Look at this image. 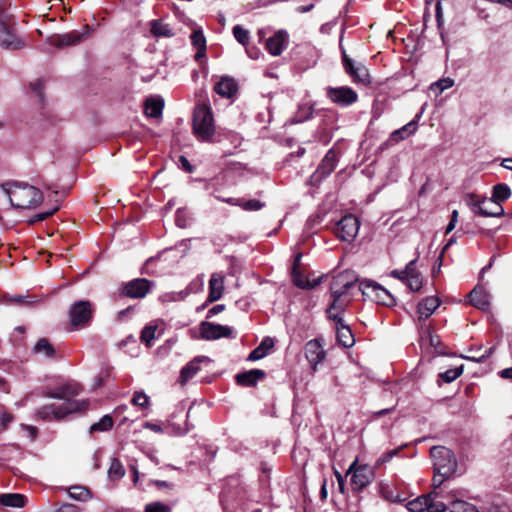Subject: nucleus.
<instances>
[{"label": "nucleus", "instance_id": "obj_57", "mask_svg": "<svg viewBox=\"0 0 512 512\" xmlns=\"http://www.w3.org/2000/svg\"><path fill=\"white\" fill-rule=\"evenodd\" d=\"M457 220H458V211L454 210L452 212L450 222H449V224H448V226L446 228V233H450L454 229Z\"/></svg>", "mask_w": 512, "mask_h": 512}, {"label": "nucleus", "instance_id": "obj_27", "mask_svg": "<svg viewBox=\"0 0 512 512\" xmlns=\"http://www.w3.org/2000/svg\"><path fill=\"white\" fill-rule=\"evenodd\" d=\"M417 123L416 121H411L404 125L402 128L395 130L391 133L388 143L393 145L398 143L399 141L405 139L409 135L413 134L416 131Z\"/></svg>", "mask_w": 512, "mask_h": 512}, {"label": "nucleus", "instance_id": "obj_23", "mask_svg": "<svg viewBox=\"0 0 512 512\" xmlns=\"http://www.w3.org/2000/svg\"><path fill=\"white\" fill-rule=\"evenodd\" d=\"M265 377V372L261 369H252L235 376L236 382L240 386L253 387L259 380Z\"/></svg>", "mask_w": 512, "mask_h": 512}, {"label": "nucleus", "instance_id": "obj_26", "mask_svg": "<svg viewBox=\"0 0 512 512\" xmlns=\"http://www.w3.org/2000/svg\"><path fill=\"white\" fill-rule=\"evenodd\" d=\"M503 213L502 205L494 202L492 199H482L479 204V211H477V214L485 217H499Z\"/></svg>", "mask_w": 512, "mask_h": 512}, {"label": "nucleus", "instance_id": "obj_55", "mask_svg": "<svg viewBox=\"0 0 512 512\" xmlns=\"http://www.w3.org/2000/svg\"><path fill=\"white\" fill-rule=\"evenodd\" d=\"M492 352H493V348H489L486 351V353L481 356L477 357V355H474V356H467L465 358L468 360L474 361V362H483L486 358H488L492 354Z\"/></svg>", "mask_w": 512, "mask_h": 512}, {"label": "nucleus", "instance_id": "obj_31", "mask_svg": "<svg viewBox=\"0 0 512 512\" xmlns=\"http://www.w3.org/2000/svg\"><path fill=\"white\" fill-rule=\"evenodd\" d=\"M164 101L161 98H148L145 101V114L148 117L158 118L162 115Z\"/></svg>", "mask_w": 512, "mask_h": 512}, {"label": "nucleus", "instance_id": "obj_59", "mask_svg": "<svg viewBox=\"0 0 512 512\" xmlns=\"http://www.w3.org/2000/svg\"><path fill=\"white\" fill-rule=\"evenodd\" d=\"M334 474H335V477L337 479L338 487H339L340 492L344 493L345 492V481H344L343 476L337 470L334 471Z\"/></svg>", "mask_w": 512, "mask_h": 512}, {"label": "nucleus", "instance_id": "obj_48", "mask_svg": "<svg viewBox=\"0 0 512 512\" xmlns=\"http://www.w3.org/2000/svg\"><path fill=\"white\" fill-rule=\"evenodd\" d=\"M451 512H477V510L472 504L456 500L452 502Z\"/></svg>", "mask_w": 512, "mask_h": 512}, {"label": "nucleus", "instance_id": "obj_19", "mask_svg": "<svg viewBox=\"0 0 512 512\" xmlns=\"http://www.w3.org/2000/svg\"><path fill=\"white\" fill-rule=\"evenodd\" d=\"M469 298L470 303L474 307L483 311H488L490 309V295L483 286H475L469 293Z\"/></svg>", "mask_w": 512, "mask_h": 512}, {"label": "nucleus", "instance_id": "obj_30", "mask_svg": "<svg viewBox=\"0 0 512 512\" xmlns=\"http://www.w3.org/2000/svg\"><path fill=\"white\" fill-rule=\"evenodd\" d=\"M192 45L197 49L195 59L199 60L205 56L206 53V39L203 35L202 30H194L190 36Z\"/></svg>", "mask_w": 512, "mask_h": 512}, {"label": "nucleus", "instance_id": "obj_64", "mask_svg": "<svg viewBox=\"0 0 512 512\" xmlns=\"http://www.w3.org/2000/svg\"><path fill=\"white\" fill-rule=\"evenodd\" d=\"M179 160L182 163V165L186 171H188V172L192 171V166L190 165L189 161L184 156H181Z\"/></svg>", "mask_w": 512, "mask_h": 512}, {"label": "nucleus", "instance_id": "obj_43", "mask_svg": "<svg viewBox=\"0 0 512 512\" xmlns=\"http://www.w3.org/2000/svg\"><path fill=\"white\" fill-rule=\"evenodd\" d=\"M156 331V325H147L142 329L140 339L143 343H145L147 347H150L152 345V342L155 339Z\"/></svg>", "mask_w": 512, "mask_h": 512}, {"label": "nucleus", "instance_id": "obj_3", "mask_svg": "<svg viewBox=\"0 0 512 512\" xmlns=\"http://www.w3.org/2000/svg\"><path fill=\"white\" fill-rule=\"evenodd\" d=\"M88 406V400L64 402L62 404H46L36 411V416L44 421H59L71 413L87 410Z\"/></svg>", "mask_w": 512, "mask_h": 512}, {"label": "nucleus", "instance_id": "obj_46", "mask_svg": "<svg viewBox=\"0 0 512 512\" xmlns=\"http://www.w3.org/2000/svg\"><path fill=\"white\" fill-rule=\"evenodd\" d=\"M81 41V35L77 31H73L71 33L62 35L59 38L58 45L59 46H69L75 45Z\"/></svg>", "mask_w": 512, "mask_h": 512}, {"label": "nucleus", "instance_id": "obj_32", "mask_svg": "<svg viewBox=\"0 0 512 512\" xmlns=\"http://www.w3.org/2000/svg\"><path fill=\"white\" fill-rule=\"evenodd\" d=\"M338 157L335 151L329 150L318 168L321 175H329L335 168Z\"/></svg>", "mask_w": 512, "mask_h": 512}, {"label": "nucleus", "instance_id": "obj_40", "mask_svg": "<svg viewBox=\"0 0 512 512\" xmlns=\"http://www.w3.org/2000/svg\"><path fill=\"white\" fill-rule=\"evenodd\" d=\"M113 424V418L110 415H104L98 422L91 425L90 433L109 431L112 429Z\"/></svg>", "mask_w": 512, "mask_h": 512}, {"label": "nucleus", "instance_id": "obj_50", "mask_svg": "<svg viewBox=\"0 0 512 512\" xmlns=\"http://www.w3.org/2000/svg\"><path fill=\"white\" fill-rule=\"evenodd\" d=\"M132 404L140 408H147L149 397L144 392H135L132 398Z\"/></svg>", "mask_w": 512, "mask_h": 512}, {"label": "nucleus", "instance_id": "obj_29", "mask_svg": "<svg viewBox=\"0 0 512 512\" xmlns=\"http://www.w3.org/2000/svg\"><path fill=\"white\" fill-rule=\"evenodd\" d=\"M26 497L19 493H5L0 495V504L6 507L22 508L26 504Z\"/></svg>", "mask_w": 512, "mask_h": 512}, {"label": "nucleus", "instance_id": "obj_25", "mask_svg": "<svg viewBox=\"0 0 512 512\" xmlns=\"http://www.w3.org/2000/svg\"><path fill=\"white\" fill-rule=\"evenodd\" d=\"M237 83L231 77H222L214 86V91L225 98L234 96L237 92Z\"/></svg>", "mask_w": 512, "mask_h": 512}, {"label": "nucleus", "instance_id": "obj_51", "mask_svg": "<svg viewBox=\"0 0 512 512\" xmlns=\"http://www.w3.org/2000/svg\"><path fill=\"white\" fill-rule=\"evenodd\" d=\"M58 210H59V206L57 205L53 209H51L50 211L38 213L33 218H31L29 220V223L33 224L35 222L43 221V220L47 219L48 217L52 216Z\"/></svg>", "mask_w": 512, "mask_h": 512}, {"label": "nucleus", "instance_id": "obj_37", "mask_svg": "<svg viewBox=\"0 0 512 512\" xmlns=\"http://www.w3.org/2000/svg\"><path fill=\"white\" fill-rule=\"evenodd\" d=\"M301 254H297L294 260L293 269H292V279L293 283L299 288H309L311 285L307 280L304 279L302 274L300 273L298 266L300 263Z\"/></svg>", "mask_w": 512, "mask_h": 512}, {"label": "nucleus", "instance_id": "obj_44", "mask_svg": "<svg viewBox=\"0 0 512 512\" xmlns=\"http://www.w3.org/2000/svg\"><path fill=\"white\" fill-rule=\"evenodd\" d=\"M232 32L233 36L240 44L243 46L248 45L250 41V33L247 29L243 28L241 25H235Z\"/></svg>", "mask_w": 512, "mask_h": 512}, {"label": "nucleus", "instance_id": "obj_6", "mask_svg": "<svg viewBox=\"0 0 512 512\" xmlns=\"http://www.w3.org/2000/svg\"><path fill=\"white\" fill-rule=\"evenodd\" d=\"M434 472L443 477H450L457 468L453 452L444 446H434L430 449Z\"/></svg>", "mask_w": 512, "mask_h": 512}, {"label": "nucleus", "instance_id": "obj_54", "mask_svg": "<svg viewBox=\"0 0 512 512\" xmlns=\"http://www.w3.org/2000/svg\"><path fill=\"white\" fill-rule=\"evenodd\" d=\"M14 417L12 414L4 412L0 417V422L3 430H6L9 424L13 421Z\"/></svg>", "mask_w": 512, "mask_h": 512}, {"label": "nucleus", "instance_id": "obj_17", "mask_svg": "<svg viewBox=\"0 0 512 512\" xmlns=\"http://www.w3.org/2000/svg\"><path fill=\"white\" fill-rule=\"evenodd\" d=\"M289 35L286 30H278L266 40L265 48L272 56H279L286 49Z\"/></svg>", "mask_w": 512, "mask_h": 512}, {"label": "nucleus", "instance_id": "obj_33", "mask_svg": "<svg viewBox=\"0 0 512 512\" xmlns=\"http://www.w3.org/2000/svg\"><path fill=\"white\" fill-rule=\"evenodd\" d=\"M150 31L155 37H172L174 35L170 26L162 20H152L150 22Z\"/></svg>", "mask_w": 512, "mask_h": 512}, {"label": "nucleus", "instance_id": "obj_56", "mask_svg": "<svg viewBox=\"0 0 512 512\" xmlns=\"http://www.w3.org/2000/svg\"><path fill=\"white\" fill-rule=\"evenodd\" d=\"M30 87L32 88L33 91H35L37 93V95L40 98V100H42V90H43V83H42V81L41 80H36L35 82L30 84Z\"/></svg>", "mask_w": 512, "mask_h": 512}, {"label": "nucleus", "instance_id": "obj_45", "mask_svg": "<svg viewBox=\"0 0 512 512\" xmlns=\"http://www.w3.org/2000/svg\"><path fill=\"white\" fill-rule=\"evenodd\" d=\"M108 474L111 479H120L124 476V474H125L124 467L118 459H116V458L112 459L109 470H108Z\"/></svg>", "mask_w": 512, "mask_h": 512}, {"label": "nucleus", "instance_id": "obj_39", "mask_svg": "<svg viewBox=\"0 0 512 512\" xmlns=\"http://www.w3.org/2000/svg\"><path fill=\"white\" fill-rule=\"evenodd\" d=\"M464 366L460 365L458 367L448 369L445 372L439 373L438 375V384L440 385L441 382L444 383H451L454 380H456L458 377H460L463 373Z\"/></svg>", "mask_w": 512, "mask_h": 512}, {"label": "nucleus", "instance_id": "obj_62", "mask_svg": "<svg viewBox=\"0 0 512 512\" xmlns=\"http://www.w3.org/2000/svg\"><path fill=\"white\" fill-rule=\"evenodd\" d=\"M447 478H448V477L440 476L438 473H436V472H435V475H434V477H433V485H434L435 487H439V486L443 483V481H444L445 479H447Z\"/></svg>", "mask_w": 512, "mask_h": 512}, {"label": "nucleus", "instance_id": "obj_28", "mask_svg": "<svg viewBox=\"0 0 512 512\" xmlns=\"http://www.w3.org/2000/svg\"><path fill=\"white\" fill-rule=\"evenodd\" d=\"M274 347V341L270 337H266L248 356V360L256 361L264 358Z\"/></svg>", "mask_w": 512, "mask_h": 512}, {"label": "nucleus", "instance_id": "obj_58", "mask_svg": "<svg viewBox=\"0 0 512 512\" xmlns=\"http://www.w3.org/2000/svg\"><path fill=\"white\" fill-rule=\"evenodd\" d=\"M225 310V305L223 304H218V305H215L214 307H212L209 311H208V314H207V318H211L213 317L214 315L218 314V313H221L222 311Z\"/></svg>", "mask_w": 512, "mask_h": 512}, {"label": "nucleus", "instance_id": "obj_1", "mask_svg": "<svg viewBox=\"0 0 512 512\" xmlns=\"http://www.w3.org/2000/svg\"><path fill=\"white\" fill-rule=\"evenodd\" d=\"M356 277L349 271L334 276L330 284L332 302L326 314L328 319L342 318L340 315L351 301L348 291L355 285Z\"/></svg>", "mask_w": 512, "mask_h": 512}, {"label": "nucleus", "instance_id": "obj_20", "mask_svg": "<svg viewBox=\"0 0 512 512\" xmlns=\"http://www.w3.org/2000/svg\"><path fill=\"white\" fill-rule=\"evenodd\" d=\"M209 358L206 356H198L188 362L180 372L179 382L185 385L191 378H193L200 370V365L203 362H209Z\"/></svg>", "mask_w": 512, "mask_h": 512}, {"label": "nucleus", "instance_id": "obj_61", "mask_svg": "<svg viewBox=\"0 0 512 512\" xmlns=\"http://www.w3.org/2000/svg\"><path fill=\"white\" fill-rule=\"evenodd\" d=\"M146 428L152 430L153 432H156V433H160L162 432V428L160 425L158 424H155V423H151V422H147L145 423L144 425Z\"/></svg>", "mask_w": 512, "mask_h": 512}, {"label": "nucleus", "instance_id": "obj_5", "mask_svg": "<svg viewBox=\"0 0 512 512\" xmlns=\"http://www.w3.org/2000/svg\"><path fill=\"white\" fill-rule=\"evenodd\" d=\"M193 130L196 136L203 141H207L213 136L215 132L214 119L212 111L207 105L201 104L195 108Z\"/></svg>", "mask_w": 512, "mask_h": 512}, {"label": "nucleus", "instance_id": "obj_42", "mask_svg": "<svg viewBox=\"0 0 512 512\" xmlns=\"http://www.w3.org/2000/svg\"><path fill=\"white\" fill-rule=\"evenodd\" d=\"M427 508V498L426 495H421L416 499L409 501L407 503V509L410 512H424Z\"/></svg>", "mask_w": 512, "mask_h": 512}, {"label": "nucleus", "instance_id": "obj_53", "mask_svg": "<svg viewBox=\"0 0 512 512\" xmlns=\"http://www.w3.org/2000/svg\"><path fill=\"white\" fill-rule=\"evenodd\" d=\"M481 201L482 200H480L478 196L471 194L468 197L467 203L474 210V212L477 213V211H479V204Z\"/></svg>", "mask_w": 512, "mask_h": 512}, {"label": "nucleus", "instance_id": "obj_15", "mask_svg": "<svg viewBox=\"0 0 512 512\" xmlns=\"http://www.w3.org/2000/svg\"><path fill=\"white\" fill-rule=\"evenodd\" d=\"M200 335L205 340L234 338L233 329L229 326L204 321L199 327Z\"/></svg>", "mask_w": 512, "mask_h": 512}, {"label": "nucleus", "instance_id": "obj_16", "mask_svg": "<svg viewBox=\"0 0 512 512\" xmlns=\"http://www.w3.org/2000/svg\"><path fill=\"white\" fill-rule=\"evenodd\" d=\"M304 349L306 359L308 360L311 368L315 371L316 366L326 357V352L323 348V345L319 339H313L305 344Z\"/></svg>", "mask_w": 512, "mask_h": 512}, {"label": "nucleus", "instance_id": "obj_60", "mask_svg": "<svg viewBox=\"0 0 512 512\" xmlns=\"http://www.w3.org/2000/svg\"><path fill=\"white\" fill-rule=\"evenodd\" d=\"M6 5H7L6 0H0V23H5V20H8V17L5 14Z\"/></svg>", "mask_w": 512, "mask_h": 512}, {"label": "nucleus", "instance_id": "obj_38", "mask_svg": "<svg viewBox=\"0 0 512 512\" xmlns=\"http://www.w3.org/2000/svg\"><path fill=\"white\" fill-rule=\"evenodd\" d=\"M511 196V190L508 185L504 183H499L494 186L492 200L496 203L501 204L506 201Z\"/></svg>", "mask_w": 512, "mask_h": 512}, {"label": "nucleus", "instance_id": "obj_8", "mask_svg": "<svg viewBox=\"0 0 512 512\" xmlns=\"http://www.w3.org/2000/svg\"><path fill=\"white\" fill-rule=\"evenodd\" d=\"M82 391V386L73 380H65L60 382L55 387H46L43 391V396L48 398L61 399L65 402H77L72 400L73 397L78 396Z\"/></svg>", "mask_w": 512, "mask_h": 512}, {"label": "nucleus", "instance_id": "obj_34", "mask_svg": "<svg viewBox=\"0 0 512 512\" xmlns=\"http://www.w3.org/2000/svg\"><path fill=\"white\" fill-rule=\"evenodd\" d=\"M439 494L436 491H432L428 494H426L427 498V508L426 511L428 512H445L447 509V506L444 502L438 501Z\"/></svg>", "mask_w": 512, "mask_h": 512}, {"label": "nucleus", "instance_id": "obj_63", "mask_svg": "<svg viewBox=\"0 0 512 512\" xmlns=\"http://www.w3.org/2000/svg\"><path fill=\"white\" fill-rule=\"evenodd\" d=\"M500 376L504 379H512V367L503 369L500 372Z\"/></svg>", "mask_w": 512, "mask_h": 512}, {"label": "nucleus", "instance_id": "obj_2", "mask_svg": "<svg viewBox=\"0 0 512 512\" xmlns=\"http://www.w3.org/2000/svg\"><path fill=\"white\" fill-rule=\"evenodd\" d=\"M1 188L11 205L18 209H33L43 201L42 191L27 183L8 182L2 184Z\"/></svg>", "mask_w": 512, "mask_h": 512}, {"label": "nucleus", "instance_id": "obj_12", "mask_svg": "<svg viewBox=\"0 0 512 512\" xmlns=\"http://www.w3.org/2000/svg\"><path fill=\"white\" fill-rule=\"evenodd\" d=\"M342 63L345 72L352 78L353 82L363 85L371 83L368 69L363 64H355L345 52H343Z\"/></svg>", "mask_w": 512, "mask_h": 512}, {"label": "nucleus", "instance_id": "obj_13", "mask_svg": "<svg viewBox=\"0 0 512 512\" xmlns=\"http://www.w3.org/2000/svg\"><path fill=\"white\" fill-rule=\"evenodd\" d=\"M359 231V220L352 214L344 216L336 225L335 234L342 241L352 242Z\"/></svg>", "mask_w": 512, "mask_h": 512}, {"label": "nucleus", "instance_id": "obj_10", "mask_svg": "<svg viewBox=\"0 0 512 512\" xmlns=\"http://www.w3.org/2000/svg\"><path fill=\"white\" fill-rule=\"evenodd\" d=\"M153 286V281L145 278H136L124 283L119 289V294L123 297L141 299L151 291Z\"/></svg>", "mask_w": 512, "mask_h": 512}, {"label": "nucleus", "instance_id": "obj_41", "mask_svg": "<svg viewBox=\"0 0 512 512\" xmlns=\"http://www.w3.org/2000/svg\"><path fill=\"white\" fill-rule=\"evenodd\" d=\"M454 85V80L452 78H442L438 81L432 83L430 85V90L433 91L436 95L441 94L448 88H451Z\"/></svg>", "mask_w": 512, "mask_h": 512}, {"label": "nucleus", "instance_id": "obj_4", "mask_svg": "<svg viewBox=\"0 0 512 512\" xmlns=\"http://www.w3.org/2000/svg\"><path fill=\"white\" fill-rule=\"evenodd\" d=\"M94 305L88 300L74 302L68 311L70 330H80L90 325L94 316Z\"/></svg>", "mask_w": 512, "mask_h": 512}, {"label": "nucleus", "instance_id": "obj_11", "mask_svg": "<svg viewBox=\"0 0 512 512\" xmlns=\"http://www.w3.org/2000/svg\"><path fill=\"white\" fill-rule=\"evenodd\" d=\"M391 276L405 282L414 292L419 291L423 286V278L416 268V260L410 261L404 270H393Z\"/></svg>", "mask_w": 512, "mask_h": 512}, {"label": "nucleus", "instance_id": "obj_9", "mask_svg": "<svg viewBox=\"0 0 512 512\" xmlns=\"http://www.w3.org/2000/svg\"><path fill=\"white\" fill-rule=\"evenodd\" d=\"M356 458L347 470V475H351V486L355 491H361L367 487L374 479L373 468L369 465H357Z\"/></svg>", "mask_w": 512, "mask_h": 512}, {"label": "nucleus", "instance_id": "obj_24", "mask_svg": "<svg viewBox=\"0 0 512 512\" xmlns=\"http://www.w3.org/2000/svg\"><path fill=\"white\" fill-rule=\"evenodd\" d=\"M224 290V277L221 274H212L209 280V295L207 301L213 303L222 297Z\"/></svg>", "mask_w": 512, "mask_h": 512}, {"label": "nucleus", "instance_id": "obj_7", "mask_svg": "<svg viewBox=\"0 0 512 512\" xmlns=\"http://www.w3.org/2000/svg\"><path fill=\"white\" fill-rule=\"evenodd\" d=\"M359 289L364 297L376 302L377 304L388 307L394 306L396 304V299L394 296L378 283L362 281L359 284Z\"/></svg>", "mask_w": 512, "mask_h": 512}, {"label": "nucleus", "instance_id": "obj_18", "mask_svg": "<svg viewBox=\"0 0 512 512\" xmlns=\"http://www.w3.org/2000/svg\"><path fill=\"white\" fill-rule=\"evenodd\" d=\"M0 45L7 49H18L23 45L14 35L9 19L5 20V23H0Z\"/></svg>", "mask_w": 512, "mask_h": 512}, {"label": "nucleus", "instance_id": "obj_47", "mask_svg": "<svg viewBox=\"0 0 512 512\" xmlns=\"http://www.w3.org/2000/svg\"><path fill=\"white\" fill-rule=\"evenodd\" d=\"M69 495L79 501H86L90 498V492L88 489L81 486H74L69 489Z\"/></svg>", "mask_w": 512, "mask_h": 512}, {"label": "nucleus", "instance_id": "obj_35", "mask_svg": "<svg viewBox=\"0 0 512 512\" xmlns=\"http://www.w3.org/2000/svg\"><path fill=\"white\" fill-rule=\"evenodd\" d=\"M33 351L36 354H42L48 358H54L56 355V351H55L54 347L46 338L39 339L36 342V344L33 348Z\"/></svg>", "mask_w": 512, "mask_h": 512}, {"label": "nucleus", "instance_id": "obj_52", "mask_svg": "<svg viewBox=\"0 0 512 512\" xmlns=\"http://www.w3.org/2000/svg\"><path fill=\"white\" fill-rule=\"evenodd\" d=\"M181 298L180 293H165L160 296L159 300L163 303L171 302V301H177Z\"/></svg>", "mask_w": 512, "mask_h": 512}, {"label": "nucleus", "instance_id": "obj_49", "mask_svg": "<svg viewBox=\"0 0 512 512\" xmlns=\"http://www.w3.org/2000/svg\"><path fill=\"white\" fill-rule=\"evenodd\" d=\"M145 512H171L169 505L156 501L145 506Z\"/></svg>", "mask_w": 512, "mask_h": 512}, {"label": "nucleus", "instance_id": "obj_36", "mask_svg": "<svg viewBox=\"0 0 512 512\" xmlns=\"http://www.w3.org/2000/svg\"><path fill=\"white\" fill-rule=\"evenodd\" d=\"M224 201L229 204H232V205L241 206L243 209H245L247 211L260 210L264 206V204L262 202H260L259 200H256V199L243 201L242 199L229 198V199H225Z\"/></svg>", "mask_w": 512, "mask_h": 512}, {"label": "nucleus", "instance_id": "obj_22", "mask_svg": "<svg viewBox=\"0 0 512 512\" xmlns=\"http://www.w3.org/2000/svg\"><path fill=\"white\" fill-rule=\"evenodd\" d=\"M332 320L336 322L335 329L338 343L346 348L353 346L355 342L353 334L351 329L346 324H344L343 319L338 318Z\"/></svg>", "mask_w": 512, "mask_h": 512}, {"label": "nucleus", "instance_id": "obj_21", "mask_svg": "<svg viewBox=\"0 0 512 512\" xmlns=\"http://www.w3.org/2000/svg\"><path fill=\"white\" fill-rule=\"evenodd\" d=\"M440 303V299L436 296H428L422 299L417 306L418 319H428L439 307Z\"/></svg>", "mask_w": 512, "mask_h": 512}, {"label": "nucleus", "instance_id": "obj_14", "mask_svg": "<svg viewBox=\"0 0 512 512\" xmlns=\"http://www.w3.org/2000/svg\"><path fill=\"white\" fill-rule=\"evenodd\" d=\"M327 98L339 106H350L358 100V94L350 87H328L326 89Z\"/></svg>", "mask_w": 512, "mask_h": 512}]
</instances>
